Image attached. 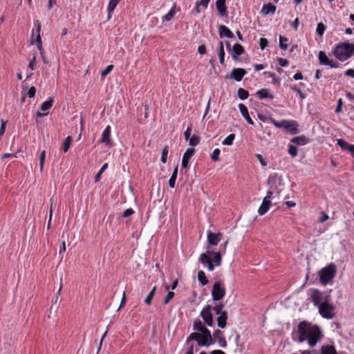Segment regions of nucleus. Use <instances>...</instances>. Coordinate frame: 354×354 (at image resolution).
I'll list each match as a JSON object with an SVG mask.
<instances>
[{"label": "nucleus", "instance_id": "nucleus-35", "mask_svg": "<svg viewBox=\"0 0 354 354\" xmlns=\"http://www.w3.org/2000/svg\"><path fill=\"white\" fill-rule=\"evenodd\" d=\"M53 100L49 99L48 100L44 102L41 104V105L40 106V109L42 111H48L53 106Z\"/></svg>", "mask_w": 354, "mask_h": 354}, {"label": "nucleus", "instance_id": "nucleus-49", "mask_svg": "<svg viewBox=\"0 0 354 354\" xmlns=\"http://www.w3.org/2000/svg\"><path fill=\"white\" fill-rule=\"evenodd\" d=\"M269 208V206L262 203L258 209V213L259 215H263L268 211Z\"/></svg>", "mask_w": 354, "mask_h": 354}, {"label": "nucleus", "instance_id": "nucleus-42", "mask_svg": "<svg viewBox=\"0 0 354 354\" xmlns=\"http://www.w3.org/2000/svg\"><path fill=\"white\" fill-rule=\"evenodd\" d=\"M168 153H169V147H168V146H165L162 149V154H161V162L162 163H166L167 162V158Z\"/></svg>", "mask_w": 354, "mask_h": 354}, {"label": "nucleus", "instance_id": "nucleus-32", "mask_svg": "<svg viewBox=\"0 0 354 354\" xmlns=\"http://www.w3.org/2000/svg\"><path fill=\"white\" fill-rule=\"evenodd\" d=\"M157 290L156 286H154L152 290L149 292L145 299V303L147 305H151L153 298L155 296L156 291Z\"/></svg>", "mask_w": 354, "mask_h": 354}, {"label": "nucleus", "instance_id": "nucleus-28", "mask_svg": "<svg viewBox=\"0 0 354 354\" xmlns=\"http://www.w3.org/2000/svg\"><path fill=\"white\" fill-rule=\"evenodd\" d=\"M203 339V335L200 333H192L189 335V336L187 339V343H189L192 340H195L198 343L201 341Z\"/></svg>", "mask_w": 354, "mask_h": 354}, {"label": "nucleus", "instance_id": "nucleus-40", "mask_svg": "<svg viewBox=\"0 0 354 354\" xmlns=\"http://www.w3.org/2000/svg\"><path fill=\"white\" fill-rule=\"evenodd\" d=\"M188 140L189 145L193 147H195L200 143V138L196 135H193Z\"/></svg>", "mask_w": 354, "mask_h": 354}, {"label": "nucleus", "instance_id": "nucleus-17", "mask_svg": "<svg viewBox=\"0 0 354 354\" xmlns=\"http://www.w3.org/2000/svg\"><path fill=\"white\" fill-rule=\"evenodd\" d=\"M244 53L245 50L243 47L239 44H235L232 48L231 55L233 59L237 60L239 56L243 55Z\"/></svg>", "mask_w": 354, "mask_h": 354}, {"label": "nucleus", "instance_id": "nucleus-31", "mask_svg": "<svg viewBox=\"0 0 354 354\" xmlns=\"http://www.w3.org/2000/svg\"><path fill=\"white\" fill-rule=\"evenodd\" d=\"M73 139L71 136H68L65 138L62 143V149L64 153H66L72 144Z\"/></svg>", "mask_w": 354, "mask_h": 354}, {"label": "nucleus", "instance_id": "nucleus-26", "mask_svg": "<svg viewBox=\"0 0 354 354\" xmlns=\"http://www.w3.org/2000/svg\"><path fill=\"white\" fill-rule=\"evenodd\" d=\"M213 337V335H212L211 333H209V335L208 336L203 337L201 341L198 342V346L207 347L211 344H213L214 343Z\"/></svg>", "mask_w": 354, "mask_h": 354}, {"label": "nucleus", "instance_id": "nucleus-37", "mask_svg": "<svg viewBox=\"0 0 354 354\" xmlns=\"http://www.w3.org/2000/svg\"><path fill=\"white\" fill-rule=\"evenodd\" d=\"M238 97L241 100H246L249 96V93L248 91L243 88H239L237 91Z\"/></svg>", "mask_w": 354, "mask_h": 354}, {"label": "nucleus", "instance_id": "nucleus-14", "mask_svg": "<svg viewBox=\"0 0 354 354\" xmlns=\"http://www.w3.org/2000/svg\"><path fill=\"white\" fill-rule=\"evenodd\" d=\"M35 26L37 28V35L35 39V42L37 44V47L38 50L40 51V53L42 54L44 49L42 48V42H41V38L40 36V31H41V25L38 20L35 21Z\"/></svg>", "mask_w": 354, "mask_h": 354}, {"label": "nucleus", "instance_id": "nucleus-64", "mask_svg": "<svg viewBox=\"0 0 354 354\" xmlns=\"http://www.w3.org/2000/svg\"><path fill=\"white\" fill-rule=\"evenodd\" d=\"M210 354H225V352H223V351L221 350H214V351H212Z\"/></svg>", "mask_w": 354, "mask_h": 354}, {"label": "nucleus", "instance_id": "nucleus-30", "mask_svg": "<svg viewBox=\"0 0 354 354\" xmlns=\"http://www.w3.org/2000/svg\"><path fill=\"white\" fill-rule=\"evenodd\" d=\"M177 175H178V166H176V167L174 168V169L173 171L171 176L170 177V179L169 180V186L171 188H174L175 187Z\"/></svg>", "mask_w": 354, "mask_h": 354}, {"label": "nucleus", "instance_id": "nucleus-11", "mask_svg": "<svg viewBox=\"0 0 354 354\" xmlns=\"http://www.w3.org/2000/svg\"><path fill=\"white\" fill-rule=\"evenodd\" d=\"M318 59L321 64L324 66H329L330 68H337L340 65L338 62H333V61L330 60L324 51H319Z\"/></svg>", "mask_w": 354, "mask_h": 354}, {"label": "nucleus", "instance_id": "nucleus-13", "mask_svg": "<svg viewBox=\"0 0 354 354\" xmlns=\"http://www.w3.org/2000/svg\"><path fill=\"white\" fill-rule=\"evenodd\" d=\"M193 328L194 330L198 331L203 335V337L205 336H208L210 333V330L203 325V323L200 319L195 320L194 322Z\"/></svg>", "mask_w": 354, "mask_h": 354}, {"label": "nucleus", "instance_id": "nucleus-46", "mask_svg": "<svg viewBox=\"0 0 354 354\" xmlns=\"http://www.w3.org/2000/svg\"><path fill=\"white\" fill-rule=\"evenodd\" d=\"M220 149H215L214 151H213V153H212L211 155V159L213 160V161H218L219 160V155H220Z\"/></svg>", "mask_w": 354, "mask_h": 354}, {"label": "nucleus", "instance_id": "nucleus-41", "mask_svg": "<svg viewBox=\"0 0 354 354\" xmlns=\"http://www.w3.org/2000/svg\"><path fill=\"white\" fill-rule=\"evenodd\" d=\"M235 138V135L232 133L230 135H229L227 137H226L223 141V145H227V146H230L233 144V141Z\"/></svg>", "mask_w": 354, "mask_h": 354}, {"label": "nucleus", "instance_id": "nucleus-15", "mask_svg": "<svg viewBox=\"0 0 354 354\" xmlns=\"http://www.w3.org/2000/svg\"><path fill=\"white\" fill-rule=\"evenodd\" d=\"M195 149L194 148H188L185 153L183 154L182 159V167L187 168L189 164V161L191 158L194 156Z\"/></svg>", "mask_w": 354, "mask_h": 354}, {"label": "nucleus", "instance_id": "nucleus-29", "mask_svg": "<svg viewBox=\"0 0 354 354\" xmlns=\"http://www.w3.org/2000/svg\"><path fill=\"white\" fill-rule=\"evenodd\" d=\"M176 13V5L174 4V6L170 9V10L165 15L162 17V21H170L173 17L175 15V14Z\"/></svg>", "mask_w": 354, "mask_h": 354}, {"label": "nucleus", "instance_id": "nucleus-16", "mask_svg": "<svg viewBox=\"0 0 354 354\" xmlns=\"http://www.w3.org/2000/svg\"><path fill=\"white\" fill-rule=\"evenodd\" d=\"M111 127L107 126L105 128V129L104 130L102 135V138L100 140V142L102 143H105L106 145H108L109 147L113 146V144L111 141Z\"/></svg>", "mask_w": 354, "mask_h": 354}, {"label": "nucleus", "instance_id": "nucleus-59", "mask_svg": "<svg viewBox=\"0 0 354 354\" xmlns=\"http://www.w3.org/2000/svg\"><path fill=\"white\" fill-rule=\"evenodd\" d=\"M198 52L201 55H204L206 53V47L205 45H200L198 48Z\"/></svg>", "mask_w": 354, "mask_h": 354}, {"label": "nucleus", "instance_id": "nucleus-5", "mask_svg": "<svg viewBox=\"0 0 354 354\" xmlns=\"http://www.w3.org/2000/svg\"><path fill=\"white\" fill-rule=\"evenodd\" d=\"M336 272L337 267L333 263L321 269L319 272L321 283L323 285H327L330 283L333 280Z\"/></svg>", "mask_w": 354, "mask_h": 354}, {"label": "nucleus", "instance_id": "nucleus-45", "mask_svg": "<svg viewBox=\"0 0 354 354\" xmlns=\"http://www.w3.org/2000/svg\"><path fill=\"white\" fill-rule=\"evenodd\" d=\"M288 153L292 157H296L298 153L297 147L294 145H290L288 147Z\"/></svg>", "mask_w": 354, "mask_h": 354}, {"label": "nucleus", "instance_id": "nucleus-10", "mask_svg": "<svg viewBox=\"0 0 354 354\" xmlns=\"http://www.w3.org/2000/svg\"><path fill=\"white\" fill-rule=\"evenodd\" d=\"M246 73V71L243 68H234L232 70L230 75H227L225 76V78H230L235 81L240 82L242 80Z\"/></svg>", "mask_w": 354, "mask_h": 354}, {"label": "nucleus", "instance_id": "nucleus-39", "mask_svg": "<svg viewBox=\"0 0 354 354\" xmlns=\"http://www.w3.org/2000/svg\"><path fill=\"white\" fill-rule=\"evenodd\" d=\"M119 3V0H110L107 7V11L109 15L115 10L118 3Z\"/></svg>", "mask_w": 354, "mask_h": 354}, {"label": "nucleus", "instance_id": "nucleus-27", "mask_svg": "<svg viewBox=\"0 0 354 354\" xmlns=\"http://www.w3.org/2000/svg\"><path fill=\"white\" fill-rule=\"evenodd\" d=\"M218 55L220 63L221 64H223L224 59H225V50H224V44L222 41H219Z\"/></svg>", "mask_w": 354, "mask_h": 354}, {"label": "nucleus", "instance_id": "nucleus-44", "mask_svg": "<svg viewBox=\"0 0 354 354\" xmlns=\"http://www.w3.org/2000/svg\"><path fill=\"white\" fill-rule=\"evenodd\" d=\"M46 158V151L44 150L41 152L40 156H39V168L40 171H43L44 169V164L45 162Z\"/></svg>", "mask_w": 354, "mask_h": 354}, {"label": "nucleus", "instance_id": "nucleus-9", "mask_svg": "<svg viewBox=\"0 0 354 354\" xmlns=\"http://www.w3.org/2000/svg\"><path fill=\"white\" fill-rule=\"evenodd\" d=\"M212 309V306L207 305L201 312V316L208 326H212L214 323Z\"/></svg>", "mask_w": 354, "mask_h": 354}, {"label": "nucleus", "instance_id": "nucleus-12", "mask_svg": "<svg viewBox=\"0 0 354 354\" xmlns=\"http://www.w3.org/2000/svg\"><path fill=\"white\" fill-rule=\"evenodd\" d=\"M207 244L208 245H216L221 240L223 234L220 232L213 233L210 230L207 232Z\"/></svg>", "mask_w": 354, "mask_h": 354}, {"label": "nucleus", "instance_id": "nucleus-3", "mask_svg": "<svg viewBox=\"0 0 354 354\" xmlns=\"http://www.w3.org/2000/svg\"><path fill=\"white\" fill-rule=\"evenodd\" d=\"M199 261L207 264L208 270L213 271L215 266H219L221 264V255L219 252L207 251L200 255Z\"/></svg>", "mask_w": 354, "mask_h": 354}, {"label": "nucleus", "instance_id": "nucleus-38", "mask_svg": "<svg viewBox=\"0 0 354 354\" xmlns=\"http://www.w3.org/2000/svg\"><path fill=\"white\" fill-rule=\"evenodd\" d=\"M288 41V39L287 37H283L282 35L279 36V47L282 50L288 49V45L287 44Z\"/></svg>", "mask_w": 354, "mask_h": 354}, {"label": "nucleus", "instance_id": "nucleus-20", "mask_svg": "<svg viewBox=\"0 0 354 354\" xmlns=\"http://www.w3.org/2000/svg\"><path fill=\"white\" fill-rule=\"evenodd\" d=\"M239 110H240V112H241L242 116L245 118V120L247 121V122L248 124L252 125L254 124V122H253V120H252V118L249 115L248 108L246 107V106L241 103V104H239Z\"/></svg>", "mask_w": 354, "mask_h": 354}, {"label": "nucleus", "instance_id": "nucleus-1", "mask_svg": "<svg viewBox=\"0 0 354 354\" xmlns=\"http://www.w3.org/2000/svg\"><path fill=\"white\" fill-rule=\"evenodd\" d=\"M298 342L307 340L310 347H314L322 337V331L317 325H312L308 321H302L298 325Z\"/></svg>", "mask_w": 354, "mask_h": 354}, {"label": "nucleus", "instance_id": "nucleus-50", "mask_svg": "<svg viewBox=\"0 0 354 354\" xmlns=\"http://www.w3.org/2000/svg\"><path fill=\"white\" fill-rule=\"evenodd\" d=\"M290 88L292 91H296L299 95V97L301 100H304L306 97L305 95L302 93L301 90L300 88H298L295 84L290 85Z\"/></svg>", "mask_w": 354, "mask_h": 354}, {"label": "nucleus", "instance_id": "nucleus-56", "mask_svg": "<svg viewBox=\"0 0 354 354\" xmlns=\"http://www.w3.org/2000/svg\"><path fill=\"white\" fill-rule=\"evenodd\" d=\"M255 156L257 157V158L260 162V163L262 166L267 165V162H266V160L263 158V157L261 154L257 153L255 155Z\"/></svg>", "mask_w": 354, "mask_h": 354}, {"label": "nucleus", "instance_id": "nucleus-58", "mask_svg": "<svg viewBox=\"0 0 354 354\" xmlns=\"http://www.w3.org/2000/svg\"><path fill=\"white\" fill-rule=\"evenodd\" d=\"M342 110V100L339 99L338 100V104H337V106L335 108V112L336 113H338L341 112Z\"/></svg>", "mask_w": 354, "mask_h": 354}, {"label": "nucleus", "instance_id": "nucleus-57", "mask_svg": "<svg viewBox=\"0 0 354 354\" xmlns=\"http://www.w3.org/2000/svg\"><path fill=\"white\" fill-rule=\"evenodd\" d=\"M134 213V211L132 208L127 209L122 214L123 217L127 218L131 216Z\"/></svg>", "mask_w": 354, "mask_h": 354}, {"label": "nucleus", "instance_id": "nucleus-62", "mask_svg": "<svg viewBox=\"0 0 354 354\" xmlns=\"http://www.w3.org/2000/svg\"><path fill=\"white\" fill-rule=\"evenodd\" d=\"M345 75L354 78V69H348L345 72Z\"/></svg>", "mask_w": 354, "mask_h": 354}, {"label": "nucleus", "instance_id": "nucleus-53", "mask_svg": "<svg viewBox=\"0 0 354 354\" xmlns=\"http://www.w3.org/2000/svg\"><path fill=\"white\" fill-rule=\"evenodd\" d=\"M209 1L210 0H200L197 1L196 3H197V6H203L206 9L208 6Z\"/></svg>", "mask_w": 354, "mask_h": 354}, {"label": "nucleus", "instance_id": "nucleus-25", "mask_svg": "<svg viewBox=\"0 0 354 354\" xmlns=\"http://www.w3.org/2000/svg\"><path fill=\"white\" fill-rule=\"evenodd\" d=\"M277 7L272 5L271 3H269L266 5H263L261 12L264 15H268L269 14H274L276 12Z\"/></svg>", "mask_w": 354, "mask_h": 354}, {"label": "nucleus", "instance_id": "nucleus-6", "mask_svg": "<svg viewBox=\"0 0 354 354\" xmlns=\"http://www.w3.org/2000/svg\"><path fill=\"white\" fill-rule=\"evenodd\" d=\"M272 123L277 128H283L286 132L290 134H297L299 132V124L295 120H283L280 122L270 118Z\"/></svg>", "mask_w": 354, "mask_h": 354}, {"label": "nucleus", "instance_id": "nucleus-33", "mask_svg": "<svg viewBox=\"0 0 354 354\" xmlns=\"http://www.w3.org/2000/svg\"><path fill=\"white\" fill-rule=\"evenodd\" d=\"M198 280L202 286H205L208 283V280L206 277L205 273L203 270L198 271Z\"/></svg>", "mask_w": 354, "mask_h": 354}, {"label": "nucleus", "instance_id": "nucleus-43", "mask_svg": "<svg viewBox=\"0 0 354 354\" xmlns=\"http://www.w3.org/2000/svg\"><path fill=\"white\" fill-rule=\"evenodd\" d=\"M326 28V26L323 23H319L317 24V26L316 28V32L319 36H322V35H323Z\"/></svg>", "mask_w": 354, "mask_h": 354}, {"label": "nucleus", "instance_id": "nucleus-18", "mask_svg": "<svg viewBox=\"0 0 354 354\" xmlns=\"http://www.w3.org/2000/svg\"><path fill=\"white\" fill-rule=\"evenodd\" d=\"M213 337L214 338L218 341L219 346L221 348H226L227 347V342L224 338L223 332L220 330H216L213 333Z\"/></svg>", "mask_w": 354, "mask_h": 354}, {"label": "nucleus", "instance_id": "nucleus-36", "mask_svg": "<svg viewBox=\"0 0 354 354\" xmlns=\"http://www.w3.org/2000/svg\"><path fill=\"white\" fill-rule=\"evenodd\" d=\"M337 144L340 147V148L342 149L347 150L348 151H349L350 147L353 145L352 144L348 143L347 142H346L345 140H344L342 139H338Z\"/></svg>", "mask_w": 354, "mask_h": 354}, {"label": "nucleus", "instance_id": "nucleus-19", "mask_svg": "<svg viewBox=\"0 0 354 354\" xmlns=\"http://www.w3.org/2000/svg\"><path fill=\"white\" fill-rule=\"evenodd\" d=\"M218 34L221 38L227 37L232 39L234 37V34L232 31L224 25H220L218 26Z\"/></svg>", "mask_w": 354, "mask_h": 354}, {"label": "nucleus", "instance_id": "nucleus-54", "mask_svg": "<svg viewBox=\"0 0 354 354\" xmlns=\"http://www.w3.org/2000/svg\"><path fill=\"white\" fill-rule=\"evenodd\" d=\"M35 93H36V88L35 86H31L28 91V93H27V95L28 96L30 97V98H32L35 97Z\"/></svg>", "mask_w": 354, "mask_h": 354}, {"label": "nucleus", "instance_id": "nucleus-24", "mask_svg": "<svg viewBox=\"0 0 354 354\" xmlns=\"http://www.w3.org/2000/svg\"><path fill=\"white\" fill-rule=\"evenodd\" d=\"M256 95L260 100L269 98L270 100L274 99L273 95L270 93L268 89L263 88L257 91Z\"/></svg>", "mask_w": 354, "mask_h": 354}, {"label": "nucleus", "instance_id": "nucleus-55", "mask_svg": "<svg viewBox=\"0 0 354 354\" xmlns=\"http://www.w3.org/2000/svg\"><path fill=\"white\" fill-rule=\"evenodd\" d=\"M278 62L281 67H286L288 65V61L284 58H278Z\"/></svg>", "mask_w": 354, "mask_h": 354}, {"label": "nucleus", "instance_id": "nucleus-7", "mask_svg": "<svg viewBox=\"0 0 354 354\" xmlns=\"http://www.w3.org/2000/svg\"><path fill=\"white\" fill-rule=\"evenodd\" d=\"M225 295V289L221 282H215L212 290V299L215 301L221 300Z\"/></svg>", "mask_w": 354, "mask_h": 354}, {"label": "nucleus", "instance_id": "nucleus-34", "mask_svg": "<svg viewBox=\"0 0 354 354\" xmlns=\"http://www.w3.org/2000/svg\"><path fill=\"white\" fill-rule=\"evenodd\" d=\"M165 289L167 291H168L167 295L165 297L164 299V304H167L170 302V301L174 298V292L172 291H169V285H165Z\"/></svg>", "mask_w": 354, "mask_h": 354}, {"label": "nucleus", "instance_id": "nucleus-47", "mask_svg": "<svg viewBox=\"0 0 354 354\" xmlns=\"http://www.w3.org/2000/svg\"><path fill=\"white\" fill-rule=\"evenodd\" d=\"M113 69V65H109L106 66V68L101 72V76L102 77H105L106 75H108Z\"/></svg>", "mask_w": 354, "mask_h": 354}, {"label": "nucleus", "instance_id": "nucleus-4", "mask_svg": "<svg viewBox=\"0 0 354 354\" xmlns=\"http://www.w3.org/2000/svg\"><path fill=\"white\" fill-rule=\"evenodd\" d=\"M310 299L314 306L319 307L330 301V292L326 291H320L318 289H311Z\"/></svg>", "mask_w": 354, "mask_h": 354}, {"label": "nucleus", "instance_id": "nucleus-63", "mask_svg": "<svg viewBox=\"0 0 354 354\" xmlns=\"http://www.w3.org/2000/svg\"><path fill=\"white\" fill-rule=\"evenodd\" d=\"M293 78L295 80H302L303 79V75L301 73H297L296 74H295Z\"/></svg>", "mask_w": 354, "mask_h": 354}, {"label": "nucleus", "instance_id": "nucleus-2", "mask_svg": "<svg viewBox=\"0 0 354 354\" xmlns=\"http://www.w3.org/2000/svg\"><path fill=\"white\" fill-rule=\"evenodd\" d=\"M333 55L340 62L348 59L354 53V44L348 41L337 44L334 50Z\"/></svg>", "mask_w": 354, "mask_h": 354}, {"label": "nucleus", "instance_id": "nucleus-61", "mask_svg": "<svg viewBox=\"0 0 354 354\" xmlns=\"http://www.w3.org/2000/svg\"><path fill=\"white\" fill-rule=\"evenodd\" d=\"M299 24V18H296L292 24V26L295 30H297L298 29Z\"/></svg>", "mask_w": 354, "mask_h": 354}, {"label": "nucleus", "instance_id": "nucleus-22", "mask_svg": "<svg viewBox=\"0 0 354 354\" xmlns=\"http://www.w3.org/2000/svg\"><path fill=\"white\" fill-rule=\"evenodd\" d=\"M217 324L218 326L221 328H224L226 326L227 315L225 311H223L221 314L218 315Z\"/></svg>", "mask_w": 354, "mask_h": 354}, {"label": "nucleus", "instance_id": "nucleus-23", "mask_svg": "<svg viewBox=\"0 0 354 354\" xmlns=\"http://www.w3.org/2000/svg\"><path fill=\"white\" fill-rule=\"evenodd\" d=\"M291 142L298 145H305L309 142V139L305 136H296L291 139Z\"/></svg>", "mask_w": 354, "mask_h": 354}, {"label": "nucleus", "instance_id": "nucleus-52", "mask_svg": "<svg viewBox=\"0 0 354 354\" xmlns=\"http://www.w3.org/2000/svg\"><path fill=\"white\" fill-rule=\"evenodd\" d=\"M268 45V41L266 38H261L259 39V46L261 50H263Z\"/></svg>", "mask_w": 354, "mask_h": 354}, {"label": "nucleus", "instance_id": "nucleus-48", "mask_svg": "<svg viewBox=\"0 0 354 354\" xmlns=\"http://www.w3.org/2000/svg\"><path fill=\"white\" fill-rule=\"evenodd\" d=\"M223 304H218L215 306L212 307V310H213L216 315H220L223 312L222 310L223 308Z\"/></svg>", "mask_w": 354, "mask_h": 354}, {"label": "nucleus", "instance_id": "nucleus-8", "mask_svg": "<svg viewBox=\"0 0 354 354\" xmlns=\"http://www.w3.org/2000/svg\"><path fill=\"white\" fill-rule=\"evenodd\" d=\"M319 313L320 315L327 319H331L334 317V310L335 308L332 304L328 302L324 305H322L318 307Z\"/></svg>", "mask_w": 354, "mask_h": 354}, {"label": "nucleus", "instance_id": "nucleus-51", "mask_svg": "<svg viewBox=\"0 0 354 354\" xmlns=\"http://www.w3.org/2000/svg\"><path fill=\"white\" fill-rule=\"evenodd\" d=\"M192 124H190L186 131L184 132V137L185 140H188L191 137Z\"/></svg>", "mask_w": 354, "mask_h": 354}, {"label": "nucleus", "instance_id": "nucleus-60", "mask_svg": "<svg viewBox=\"0 0 354 354\" xmlns=\"http://www.w3.org/2000/svg\"><path fill=\"white\" fill-rule=\"evenodd\" d=\"M328 219V216L325 212H322V215L319 218V221L321 223H324V222L326 221Z\"/></svg>", "mask_w": 354, "mask_h": 354}, {"label": "nucleus", "instance_id": "nucleus-21", "mask_svg": "<svg viewBox=\"0 0 354 354\" xmlns=\"http://www.w3.org/2000/svg\"><path fill=\"white\" fill-rule=\"evenodd\" d=\"M216 9L221 16L224 17L227 14V6H225V0H216Z\"/></svg>", "mask_w": 354, "mask_h": 354}]
</instances>
